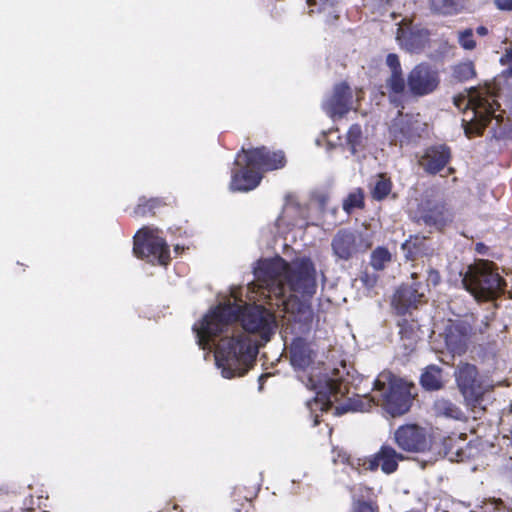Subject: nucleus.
Here are the masks:
<instances>
[{
    "mask_svg": "<svg viewBox=\"0 0 512 512\" xmlns=\"http://www.w3.org/2000/svg\"><path fill=\"white\" fill-rule=\"evenodd\" d=\"M242 303L233 293L194 326L202 349L215 345L216 365L227 379L243 376L258 353L256 341L248 334L259 333L268 341L275 327V318L268 309L257 304L243 308Z\"/></svg>",
    "mask_w": 512,
    "mask_h": 512,
    "instance_id": "obj_1",
    "label": "nucleus"
},
{
    "mask_svg": "<svg viewBox=\"0 0 512 512\" xmlns=\"http://www.w3.org/2000/svg\"><path fill=\"white\" fill-rule=\"evenodd\" d=\"M255 282L247 287L249 300L254 303L269 299L271 306L282 307L292 319L308 321L311 312L299 297L312 296L316 291L315 268L308 258L287 263L280 257L258 262Z\"/></svg>",
    "mask_w": 512,
    "mask_h": 512,
    "instance_id": "obj_2",
    "label": "nucleus"
},
{
    "mask_svg": "<svg viewBox=\"0 0 512 512\" xmlns=\"http://www.w3.org/2000/svg\"><path fill=\"white\" fill-rule=\"evenodd\" d=\"M336 371L330 377L315 381L309 378L308 385L316 390V397L307 402V406L314 415V425L319 423L318 410L321 412L334 410L335 414H342L349 410L365 412L372 404L383 408L392 417L401 416L407 413L412 403V385L389 371L381 372L373 382V389L370 395L351 400L342 406L333 404L338 402L347 392L346 384L336 375Z\"/></svg>",
    "mask_w": 512,
    "mask_h": 512,
    "instance_id": "obj_3",
    "label": "nucleus"
},
{
    "mask_svg": "<svg viewBox=\"0 0 512 512\" xmlns=\"http://www.w3.org/2000/svg\"><path fill=\"white\" fill-rule=\"evenodd\" d=\"M454 103L464 110L462 124L468 137L480 134L499 106L489 88H472L467 95L455 97Z\"/></svg>",
    "mask_w": 512,
    "mask_h": 512,
    "instance_id": "obj_4",
    "label": "nucleus"
},
{
    "mask_svg": "<svg viewBox=\"0 0 512 512\" xmlns=\"http://www.w3.org/2000/svg\"><path fill=\"white\" fill-rule=\"evenodd\" d=\"M462 283L478 301L497 298L503 292L505 285L496 266L492 262L484 260L469 266Z\"/></svg>",
    "mask_w": 512,
    "mask_h": 512,
    "instance_id": "obj_5",
    "label": "nucleus"
},
{
    "mask_svg": "<svg viewBox=\"0 0 512 512\" xmlns=\"http://www.w3.org/2000/svg\"><path fill=\"white\" fill-rule=\"evenodd\" d=\"M133 251L138 257L149 258L161 265H166L169 260L168 246L157 229L142 228L134 237Z\"/></svg>",
    "mask_w": 512,
    "mask_h": 512,
    "instance_id": "obj_6",
    "label": "nucleus"
},
{
    "mask_svg": "<svg viewBox=\"0 0 512 512\" xmlns=\"http://www.w3.org/2000/svg\"><path fill=\"white\" fill-rule=\"evenodd\" d=\"M458 387L468 405H476L491 389L478 377L476 367L468 363L459 365L456 373Z\"/></svg>",
    "mask_w": 512,
    "mask_h": 512,
    "instance_id": "obj_7",
    "label": "nucleus"
},
{
    "mask_svg": "<svg viewBox=\"0 0 512 512\" xmlns=\"http://www.w3.org/2000/svg\"><path fill=\"white\" fill-rule=\"evenodd\" d=\"M394 441L400 449L407 452H424L431 446L430 435L416 424L398 427L394 432Z\"/></svg>",
    "mask_w": 512,
    "mask_h": 512,
    "instance_id": "obj_8",
    "label": "nucleus"
},
{
    "mask_svg": "<svg viewBox=\"0 0 512 512\" xmlns=\"http://www.w3.org/2000/svg\"><path fill=\"white\" fill-rule=\"evenodd\" d=\"M439 81V75L435 69L426 64H419L409 72L407 88L411 95L421 97L433 93Z\"/></svg>",
    "mask_w": 512,
    "mask_h": 512,
    "instance_id": "obj_9",
    "label": "nucleus"
},
{
    "mask_svg": "<svg viewBox=\"0 0 512 512\" xmlns=\"http://www.w3.org/2000/svg\"><path fill=\"white\" fill-rule=\"evenodd\" d=\"M244 158L248 167L257 168L259 173L282 168L285 165V157L282 152H270L266 148L242 150L237 155V163H242Z\"/></svg>",
    "mask_w": 512,
    "mask_h": 512,
    "instance_id": "obj_10",
    "label": "nucleus"
},
{
    "mask_svg": "<svg viewBox=\"0 0 512 512\" xmlns=\"http://www.w3.org/2000/svg\"><path fill=\"white\" fill-rule=\"evenodd\" d=\"M404 460V456L389 445H382L373 455L364 459H358V465L365 470L376 471L378 468L385 474H392L398 468V463Z\"/></svg>",
    "mask_w": 512,
    "mask_h": 512,
    "instance_id": "obj_11",
    "label": "nucleus"
},
{
    "mask_svg": "<svg viewBox=\"0 0 512 512\" xmlns=\"http://www.w3.org/2000/svg\"><path fill=\"white\" fill-rule=\"evenodd\" d=\"M370 242L356 232L341 230L332 240V249L336 257L349 260L354 254L366 251Z\"/></svg>",
    "mask_w": 512,
    "mask_h": 512,
    "instance_id": "obj_12",
    "label": "nucleus"
},
{
    "mask_svg": "<svg viewBox=\"0 0 512 512\" xmlns=\"http://www.w3.org/2000/svg\"><path fill=\"white\" fill-rule=\"evenodd\" d=\"M471 326L465 321H449L440 337L453 355L466 352L471 337Z\"/></svg>",
    "mask_w": 512,
    "mask_h": 512,
    "instance_id": "obj_13",
    "label": "nucleus"
},
{
    "mask_svg": "<svg viewBox=\"0 0 512 512\" xmlns=\"http://www.w3.org/2000/svg\"><path fill=\"white\" fill-rule=\"evenodd\" d=\"M396 39L400 46L409 52H418L428 42L427 29L413 25L411 21L403 20L397 29Z\"/></svg>",
    "mask_w": 512,
    "mask_h": 512,
    "instance_id": "obj_14",
    "label": "nucleus"
},
{
    "mask_svg": "<svg viewBox=\"0 0 512 512\" xmlns=\"http://www.w3.org/2000/svg\"><path fill=\"white\" fill-rule=\"evenodd\" d=\"M354 97L351 89L344 83L337 85L331 96L323 103V108L331 117H343L354 108Z\"/></svg>",
    "mask_w": 512,
    "mask_h": 512,
    "instance_id": "obj_15",
    "label": "nucleus"
},
{
    "mask_svg": "<svg viewBox=\"0 0 512 512\" xmlns=\"http://www.w3.org/2000/svg\"><path fill=\"white\" fill-rule=\"evenodd\" d=\"M237 162V160L235 161ZM237 166L240 169L235 172L232 176L230 188L233 191H249L258 186L261 180V174L257 170V168L248 167L244 158H242V163Z\"/></svg>",
    "mask_w": 512,
    "mask_h": 512,
    "instance_id": "obj_16",
    "label": "nucleus"
},
{
    "mask_svg": "<svg viewBox=\"0 0 512 512\" xmlns=\"http://www.w3.org/2000/svg\"><path fill=\"white\" fill-rule=\"evenodd\" d=\"M316 356L315 349L312 344L302 338L295 339L290 347L291 364L301 370L309 368Z\"/></svg>",
    "mask_w": 512,
    "mask_h": 512,
    "instance_id": "obj_17",
    "label": "nucleus"
},
{
    "mask_svg": "<svg viewBox=\"0 0 512 512\" xmlns=\"http://www.w3.org/2000/svg\"><path fill=\"white\" fill-rule=\"evenodd\" d=\"M450 159V151L446 146H435L426 150L419 163L429 173H437L443 169Z\"/></svg>",
    "mask_w": 512,
    "mask_h": 512,
    "instance_id": "obj_18",
    "label": "nucleus"
},
{
    "mask_svg": "<svg viewBox=\"0 0 512 512\" xmlns=\"http://www.w3.org/2000/svg\"><path fill=\"white\" fill-rule=\"evenodd\" d=\"M423 297L417 288L401 287L394 295L393 304L398 313L405 314L410 308H415Z\"/></svg>",
    "mask_w": 512,
    "mask_h": 512,
    "instance_id": "obj_19",
    "label": "nucleus"
},
{
    "mask_svg": "<svg viewBox=\"0 0 512 512\" xmlns=\"http://www.w3.org/2000/svg\"><path fill=\"white\" fill-rule=\"evenodd\" d=\"M422 219L427 225L440 229L453 221L454 212L447 204H436L422 215Z\"/></svg>",
    "mask_w": 512,
    "mask_h": 512,
    "instance_id": "obj_20",
    "label": "nucleus"
},
{
    "mask_svg": "<svg viewBox=\"0 0 512 512\" xmlns=\"http://www.w3.org/2000/svg\"><path fill=\"white\" fill-rule=\"evenodd\" d=\"M430 8L442 15H454L462 11L467 0H428Z\"/></svg>",
    "mask_w": 512,
    "mask_h": 512,
    "instance_id": "obj_21",
    "label": "nucleus"
},
{
    "mask_svg": "<svg viewBox=\"0 0 512 512\" xmlns=\"http://www.w3.org/2000/svg\"><path fill=\"white\" fill-rule=\"evenodd\" d=\"M442 373L439 367L429 366L421 376V384L427 390H437L442 386Z\"/></svg>",
    "mask_w": 512,
    "mask_h": 512,
    "instance_id": "obj_22",
    "label": "nucleus"
},
{
    "mask_svg": "<svg viewBox=\"0 0 512 512\" xmlns=\"http://www.w3.org/2000/svg\"><path fill=\"white\" fill-rule=\"evenodd\" d=\"M434 410L437 415L447 418L460 419L462 416L458 407L446 399L436 400L434 403Z\"/></svg>",
    "mask_w": 512,
    "mask_h": 512,
    "instance_id": "obj_23",
    "label": "nucleus"
},
{
    "mask_svg": "<svg viewBox=\"0 0 512 512\" xmlns=\"http://www.w3.org/2000/svg\"><path fill=\"white\" fill-rule=\"evenodd\" d=\"M391 261V253L384 247H377L371 254L370 264L375 270H383Z\"/></svg>",
    "mask_w": 512,
    "mask_h": 512,
    "instance_id": "obj_24",
    "label": "nucleus"
},
{
    "mask_svg": "<svg viewBox=\"0 0 512 512\" xmlns=\"http://www.w3.org/2000/svg\"><path fill=\"white\" fill-rule=\"evenodd\" d=\"M391 191V182L384 175H379L373 189V197L377 200L385 198Z\"/></svg>",
    "mask_w": 512,
    "mask_h": 512,
    "instance_id": "obj_25",
    "label": "nucleus"
},
{
    "mask_svg": "<svg viewBox=\"0 0 512 512\" xmlns=\"http://www.w3.org/2000/svg\"><path fill=\"white\" fill-rule=\"evenodd\" d=\"M386 87L395 95L403 93L405 90V81L402 77V72L391 73L386 81Z\"/></svg>",
    "mask_w": 512,
    "mask_h": 512,
    "instance_id": "obj_26",
    "label": "nucleus"
},
{
    "mask_svg": "<svg viewBox=\"0 0 512 512\" xmlns=\"http://www.w3.org/2000/svg\"><path fill=\"white\" fill-rule=\"evenodd\" d=\"M454 77L459 81H466L475 75V69L472 62H464L454 67Z\"/></svg>",
    "mask_w": 512,
    "mask_h": 512,
    "instance_id": "obj_27",
    "label": "nucleus"
},
{
    "mask_svg": "<svg viewBox=\"0 0 512 512\" xmlns=\"http://www.w3.org/2000/svg\"><path fill=\"white\" fill-rule=\"evenodd\" d=\"M363 205V194L360 190L354 191L348 195L343 202V209L347 213H351L354 209Z\"/></svg>",
    "mask_w": 512,
    "mask_h": 512,
    "instance_id": "obj_28",
    "label": "nucleus"
},
{
    "mask_svg": "<svg viewBox=\"0 0 512 512\" xmlns=\"http://www.w3.org/2000/svg\"><path fill=\"white\" fill-rule=\"evenodd\" d=\"M362 132L358 125H352L347 133V144L350 146L351 153L356 152L357 146L361 144Z\"/></svg>",
    "mask_w": 512,
    "mask_h": 512,
    "instance_id": "obj_29",
    "label": "nucleus"
},
{
    "mask_svg": "<svg viewBox=\"0 0 512 512\" xmlns=\"http://www.w3.org/2000/svg\"><path fill=\"white\" fill-rule=\"evenodd\" d=\"M458 42L462 48L466 50H473L476 47V42L473 38L472 29H465L464 31L459 32Z\"/></svg>",
    "mask_w": 512,
    "mask_h": 512,
    "instance_id": "obj_30",
    "label": "nucleus"
},
{
    "mask_svg": "<svg viewBox=\"0 0 512 512\" xmlns=\"http://www.w3.org/2000/svg\"><path fill=\"white\" fill-rule=\"evenodd\" d=\"M390 0H364L365 6L369 7L374 13L382 14Z\"/></svg>",
    "mask_w": 512,
    "mask_h": 512,
    "instance_id": "obj_31",
    "label": "nucleus"
},
{
    "mask_svg": "<svg viewBox=\"0 0 512 512\" xmlns=\"http://www.w3.org/2000/svg\"><path fill=\"white\" fill-rule=\"evenodd\" d=\"M359 280L367 289H372L376 285L378 278L374 273L363 271L360 274Z\"/></svg>",
    "mask_w": 512,
    "mask_h": 512,
    "instance_id": "obj_32",
    "label": "nucleus"
},
{
    "mask_svg": "<svg viewBox=\"0 0 512 512\" xmlns=\"http://www.w3.org/2000/svg\"><path fill=\"white\" fill-rule=\"evenodd\" d=\"M386 63L391 70V73L401 72L399 58L396 54H389L386 58Z\"/></svg>",
    "mask_w": 512,
    "mask_h": 512,
    "instance_id": "obj_33",
    "label": "nucleus"
},
{
    "mask_svg": "<svg viewBox=\"0 0 512 512\" xmlns=\"http://www.w3.org/2000/svg\"><path fill=\"white\" fill-rule=\"evenodd\" d=\"M353 512H377V507L371 503L358 502L355 504Z\"/></svg>",
    "mask_w": 512,
    "mask_h": 512,
    "instance_id": "obj_34",
    "label": "nucleus"
},
{
    "mask_svg": "<svg viewBox=\"0 0 512 512\" xmlns=\"http://www.w3.org/2000/svg\"><path fill=\"white\" fill-rule=\"evenodd\" d=\"M494 4L499 10L512 11V0H494Z\"/></svg>",
    "mask_w": 512,
    "mask_h": 512,
    "instance_id": "obj_35",
    "label": "nucleus"
},
{
    "mask_svg": "<svg viewBox=\"0 0 512 512\" xmlns=\"http://www.w3.org/2000/svg\"><path fill=\"white\" fill-rule=\"evenodd\" d=\"M428 283L436 286L440 282V275L435 270H430L427 278Z\"/></svg>",
    "mask_w": 512,
    "mask_h": 512,
    "instance_id": "obj_36",
    "label": "nucleus"
},
{
    "mask_svg": "<svg viewBox=\"0 0 512 512\" xmlns=\"http://www.w3.org/2000/svg\"><path fill=\"white\" fill-rule=\"evenodd\" d=\"M502 64L512 63V45L506 49L504 55L500 58Z\"/></svg>",
    "mask_w": 512,
    "mask_h": 512,
    "instance_id": "obj_37",
    "label": "nucleus"
},
{
    "mask_svg": "<svg viewBox=\"0 0 512 512\" xmlns=\"http://www.w3.org/2000/svg\"><path fill=\"white\" fill-rule=\"evenodd\" d=\"M476 32H477L479 35L484 36V35H486V34L488 33V30H487V28H486V27H484V26H479V27L477 28Z\"/></svg>",
    "mask_w": 512,
    "mask_h": 512,
    "instance_id": "obj_38",
    "label": "nucleus"
},
{
    "mask_svg": "<svg viewBox=\"0 0 512 512\" xmlns=\"http://www.w3.org/2000/svg\"><path fill=\"white\" fill-rule=\"evenodd\" d=\"M135 213L137 215H143L145 213V210L141 205H138V207L135 209Z\"/></svg>",
    "mask_w": 512,
    "mask_h": 512,
    "instance_id": "obj_39",
    "label": "nucleus"
},
{
    "mask_svg": "<svg viewBox=\"0 0 512 512\" xmlns=\"http://www.w3.org/2000/svg\"><path fill=\"white\" fill-rule=\"evenodd\" d=\"M409 245H410V243H409V242H406V243H404V244L402 245V247H403V249H405V248H406V247H408Z\"/></svg>",
    "mask_w": 512,
    "mask_h": 512,
    "instance_id": "obj_40",
    "label": "nucleus"
},
{
    "mask_svg": "<svg viewBox=\"0 0 512 512\" xmlns=\"http://www.w3.org/2000/svg\"><path fill=\"white\" fill-rule=\"evenodd\" d=\"M308 4L311 5L312 3L315 2V0H307Z\"/></svg>",
    "mask_w": 512,
    "mask_h": 512,
    "instance_id": "obj_41",
    "label": "nucleus"
}]
</instances>
